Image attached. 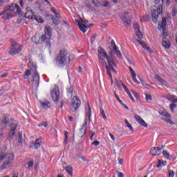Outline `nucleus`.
<instances>
[{
	"label": "nucleus",
	"instance_id": "1",
	"mask_svg": "<svg viewBox=\"0 0 177 177\" xmlns=\"http://www.w3.org/2000/svg\"><path fill=\"white\" fill-rule=\"evenodd\" d=\"M98 53H99L98 56L102 55V57H104L105 59H106L108 64L105 66V68L106 69V71H108V73L109 74V75H111L110 67H113V66H115V64L118 63L117 61V58H115L114 55H113V51H109V55H107V53H106V50H104V48L102 47L98 48Z\"/></svg>",
	"mask_w": 177,
	"mask_h": 177
},
{
	"label": "nucleus",
	"instance_id": "2",
	"mask_svg": "<svg viewBox=\"0 0 177 177\" xmlns=\"http://www.w3.org/2000/svg\"><path fill=\"white\" fill-rule=\"evenodd\" d=\"M158 30H159L160 31L162 30L163 32L162 35L163 38L162 44L166 49H169V48L171 47V42H169V40H164L165 39V38H167V35L165 34V30H167V19H165V17L162 18L161 24L158 22Z\"/></svg>",
	"mask_w": 177,
	"mask_h": 177
},
{
	"label": "nucleus",
	"instance_id": "3",
	"mask_svg": "<svg viewBox=\"0 0 177 177\" xmlns=\"http://www.w3.org/2000/svg\"><path fill=\"white\" fill-rule=\"evenodd\" d=\"M44 32L46 34L41 36L39 38L40 41L46 42V48H48V49H50L52 48V44H50V38H52V27L50 26H46L44 28ZM46 35L48 36L46 37Z\"/></svg>",
	"mask_w": 177,
	"mask_h": 177
},
{
	"label": "nucleus",
	"instance_id": "4",
	"mask_svg": "<svg viewBox=\"0 0 177 177\" xmlns=\"http://www.w3.org/2000/svg\"><path fill=\"white\" fill-rule=\"evenodd\" d=\"M67 55H68V53L66 49H62L59 52L55 58V62L59 67L64 66L67 63Z\"/></svg>",
	"mask_w": 177,
	"mask_h": 177
},
{
	"label": "nucleus",
	"instance_id": "5",
	"mask_svg": "<svg viewBox=\"0 0 177 177\" xmlns=\"http://www.w3.org/2000/svg\"><path fill=\"white\" fill-rule=\"evenodd\" d=\"M28 67L29 68H30L32 71H34L32 74V85H35V86H38V85H39V74L37 71V65L30 62L28 63Z\"/></svg>",
	"mask_w": 177,
	"mask_h": 177
},
{
	"label": "nucleus",
	"instance_id": "6",
	"mask_svg": "<svg viewBox=\"0 0 177 177\" xmlns=\"http://www.w3.org/2000/svg\"><path fill=\"white\" fill-rule=\"evenodd\" d=\"M22 49L23 46L19 44V43L15 40H11V48L8 53L11 55V56H15V55L19 54Z\"/></svg>",
	"mask_w": 177,
	"mask_h": 177
},
{
	"label": "nucleus",
	"instance_id": "7",
	"mask_svg": "<svg viewBox=\"0 0 177 177\" xmlns=\"http://www.w3.org/2000/svg\"><path fill=\"white\" fill-rule=\"evenodd\" d=\"M77 22L78 23L77 25L79 26L80 31H82V32L84 33L86 32V29L93 26V24L86 25L88 24V23H89V21L88 20H84L82 19H80V21H77Z\"/></svg>",
	"mask_w": 177,
	"mask_h": 177
},
{
	"label": "nucleus",
	"instance_id": "8",
	"mask_svg": "<svg viewBox=\"0 0 177 177\" xmlns=\"http://www.w3.org/2000/svg\"><path fill=\"white\" fill-rule=\"evenodd\" d=\"M81 106V100L77 96H74L71 100V109L72 111H77L78 108Z\"/></svg>",
	"mask_w": 177,
	"mask_h": 177
},
{
	"label": "nucleus",
	"instance_id": "9",
	"mask_svg": "<svg viewBox=\"0 0 177 177\" xmlns=\"http://www.w3.org/2000/svg\"><path fill=\"white\" fill-rule=\"evenodd\" d=\"M15 9H16V5H15V3H11V5L4 8L3 10L6 13V12H10L6 13L7 20H9L10 19H12V17H13V15L12 14V12H15Z\"/></svg>",
	"mask_w": 177,
	"mask_h": 177
},
{
	"label": "nucleus",
	"instance_id": "10",
	"mask_svg": "<svg viewBox=\"0 0 177 177\" xmlns=\"http://www.w3.org/2000/svg\"><path fill=\"white\" fill-rule=\"evenodd\" d=\"M129 12H125L124 15L121 17L122 21L124 23L126 27H131V21L129 18Z\"/></svg>",
	"mask_w": 177,
	"mask_h": 177
},
{
	"label": "nucleus",
	"instance_id": "11",
	"mask_svg": "<svg viewBox=\"0 0 177 177\" xmlns=\"http://www.w3.org/2000/svg\"><path fill=\"white\" fill-rule=\"evenodd\" d=\"M133 27L138 38H139V39H143V34L140 31V26L139 24H138V22H134Z\"/></svg>",
	"mask_w": 177,
	"mask_h": 177
},
{
	"label": "nucleus",
	"instance_id": "12",
	"mask_svg": "<svg viewBox=\"0 0 177 177\" xmlns=\"http://www.w3.org/2000/svg\"><path fill=\"white\" fill-rule=\"evenodd\" d=\"M13 157L14 156L12 154H10L9 157L7 158L6 161L1 165V169H5L10 167V164H12V161H13Z\"/></svg>",
	"mask_w": 177,
	"mask_h": 177
},
{
	"label": "nucleus",
	"instance_id": "13",
	"mask_svg": "<svg viewBox=\"0 0 177 177\" xmlns=\"http://www.w3.org/2000/svg\"><path fill=\"white\" fill-rule=\"evenodd\" d=\"M60 93L59 92V88H55L51 91V97L54 102H59V97Z\"/></svg>",
	"mask_w": 177,
	"mask_h": 177
},
{
	"label": "nucleus",
	"instance_id": "14",
	"mask_svg": "<svg viewBox=\"0 0 177 177\" xmlns=\"http://www.w3.org/2000/svg\"><path fill=\"white\" fill-rule=\"evenodd\" d=\"M87 127H88V122L85 120L84 123L83 124L78 133V136H80V138H84V136L85 135V133H86Z\"/></svg>",
	"mask_w": 177,
	"mask_h": 177
},
{
	"label": "nucleus",
	"instance_id": "15",
	"mask_svg": "<svg viewBox=\"0 0 177 177\" xmlns=\"http://www.w3.org/2000/svg\"><path fill=\"white\" fill-rule=\"evenodd\" d=\"M158 15H161L160 11H158L157 10H153L151 12L152 21L153 23H157V21H158Z\"/></svg>",
	"mask_w": 177,
	"mask_h": 177
},
{
	"label": "nucleus",
	"instance_id": "16",
	"mask_svg": "<svg viewBox=\"0 0 177 177\" xmlns=\"http://www.w3.org/2000/svg\"><path fill=\"white\" fill-rule=\"evenodd\" d=\"M134 118L138 122V124H140V125L144 127L145 128H147V123H146V122H145V120H143L142 117H140L139 115H135Z\"/></svg>",
	"mask_w": 177,
	"mask_h": 177
},
{
	"label": "nucleus",
	"instance_id": "17",
	"mask_svg": "<svg viewBox=\"0 0 177 177\" xmlns=\"http://www.w3.org/2000/svg\"><path fill=\"white\" fill-rule=\"evenodd\" d=\"M155 78L160 82L161 85H162V86H167V88L168 86H169L168 82H167V81H165L164 79L160 77V75H158V74L155 75Z\"/></svg>",
	"mask_w": 177,
	"mask_h": 177
},
{
	"label": "nucleus",
	"instance_id": "18",
	"mask_svg": "<svg viewBox=\"0 0 177 177\" xmlns=\"http://www.w3.org/2000/svg\"><path fill=\"white\" fill-rule=\"evenodd\" d=\"M138 42H139L140 45H141V46L143 48V49H146L148 50V52H149V53H153V50H151V48H150V46H147V44H146V42L145 41H142L139 39H137Z\"/></svg>",
	"mask_w": 177,
	"mask_h": 177
},
{
	"label": "nucleus",
	"instance_id": "19",
	"mask_svg": "<svg viewBox=\"0 0 177 177\" xmlns=\"http://www.w3.org/2000/svg\"><path fill=\"white\" fill-rule=\"evenodd\" d=\"M114 67H117V64H115V66L112 65V66L109 67V73L106 71V73H107L109 77H110V78H111V84H113V75H111V71H113V73H114L115 74H117V71H115Z\"/></svg>",
	"mask_w": 177,
	"mask_h": 177
},
{
	"label": "nucleus",
	"instance_id": "20",
	"mask_svg": "<svg viewBox=\"0 0 177 177\" xmlns=\"http://www.w3.org/2000/svg\"><path fill=\"white\" fill-rule=\"evenodd\" d=\"M73 92H74V86L70 84L66 88V93L68 96L73 97Z\"/></svg>",
	"mask_w": 177,
	"mask_h": 177
},
{
	"label": "nucleus",
	"instance_id": "21",
	"mask_svg": "<svg viewBox=\"0 0 177 177\" xmlns=\"http://www.w3.org/2000/svg\"><path fill=\"white\" fill-rule=\"evenodd\" d=\"M113 53H115L118 57H120V59H122V54H121V51L118 50V48L117 47V46H113Z\"/></svg>",
	"mask_w": 177,
	"mask_h": 177
},
{
	"label": "nucleus",
	"instance_id": "22",
	"mask_svg": "<svg viewBox=\"0 0 177 177\" xmlns=\"http://www.w3.org/2000/svg\"><path fill=\"white\" fill-rule=\"evenodd\" d=\"M30 19L31 20H33V19H35V20H36L37 23H44V21H45L41 17L37 15H32Z\"/></svg>",
	"mask_w": 177,
	"mask_h": 177
},
{
	"label": "nucleus",
	"instance_id": "23",
	"mask_svg": "<svg viewBox=\"0 0 177 177\" xmlns=\"http://www.w3.org/2000/svg\"><path fill=\"white\" fill-rule=\"evenodd\" d=\"M63 168H64L66 171V172L68 174V175H71V176H73V167L70 166L64 167L63 166Z\"/></svg>",
	"mask_w": 177,
	"mask_h": 177
},
{
	"label": "nucleus",
	"instance_id": "24",
	"mask_svg": "<svg viewBox=\"0 0 177 177\" xmlns=\"http://www.w3.org/2000/svg\"><path fill=\"white\" fill-rule=\"evenodd\" d=\"M35 149H39L41 147V140L39 138L36 139L35 142H33Z\"/></svg>",
	"mask_w": 177,
	"mask_h": 177
},
{
	"label": "nucleus",
	"instance_id": "25",
	"mask_svg": "<svg viewBox=\"0 0 177 177\" xmlns=\"http://www.w3.org/2000/svg\"><path fill=\"white\" fill-rule=\"evenodd\" d=\"M27 12L25 13L24 18L25 19H30L31 17V15H28L30 13L31 8L27 7L26 8Z\"/></svg>",
	"mask_w": 177,
	"mask_h": 177
},
{
	"label": "nucleus",
	"instance_id": "26",
	"mask_svg": "<svg viewBox=\"0 0 177 177\" xmlns=\"http://www.w3.org/2000/svg\"><path fill=\"white\" fill-rule=\"evenodd\" d=\"M98 59H99L100 63H101L102 66H107V64H109V63L106 62V60H104V59L102 57V55H98Z\"/></svg>",
	"mask_w": 177,
	"mask_h": 177
},
{
	"label": "nucleus",
	"instance_id": "27",
	"mask_svg": "<svg viewBox=\"0 0 177 177\" xmlns=\"http://www.w3.org/2000/svg\"><path fill=\"white\" fill-rule=\"evenodd\" d=\"M51 19L53 21V24H55V26H58V24H60L61 21L60 19H59V18H55L54 16L51 17Z\"/></svg>",
	"mask_w": 177,
	"mask_h": 177
},
{
	"label": "nucleus",
	"instance_id": "28",
	"mask_svg": "<svg viewBox=\"0 0 177 177\" xmlns=\"http://www.w3.org/2000/svg\"><path fill=\"white\" fill-rule=\"evenodd\" d=\"M167 164V161L164 162L163 160H158V164L156 165V168H160Z\"/></svg>",
	"mask_w": 177,
	"mask_h": 177
},
{
	"label": "nucleus",
	"instance_id": "29",
	"mask_svg": "<svg viewBox=\"0 0 177 177\" xmlns=\"http://www.w3.org/2000/svg\"><path fill=\"white\" fill-rule=\"evenodd\" d=\"M2 122L6 127V125H8V122H9V118L6 117V115H3Z\"/></svg>",
	"mask_w": 177,
	"mask_h": 177
},
{
	"label": "nucleus",
	"instance_id": "30",
	"mask_svg": "<svg viewBox=\"0 0 177 177\" xmlns=\"http://www.w3.org/2000/svg\"><path fill=\"white\" fill-rule=\"evenodd\" d=\"M127 128H129L130 129V131H131V132H133V127H132V125H131V124H129V122H128L127 120H125L124 121Z\"/></svg>",
	"mask_w": 177,
	"mask_h": 177
},
{
	"label": "nucleus",
	"instance_id": "31",
	"mask_svg": "<svg viewBox=\"0 0 177 177\" xmlns=\"http://www.w3.org/2000/svg\"><path fill=\"white\" fill-rule=\"evenodd\" d=\"M15 133H16L15 131L10 130V133L8 135V140H10V141L12 140V138H13L15 136Z\"/></svg>",
	"mask_w": 177,
	"mask_h": 177
},
{
	"label": "nucleus",
	"instance_id": "32",
	"mask_svg": "<svg viewBox=\"0 0 177 177\" xmlns=\"http://www.w3.org/2000/svg\"><path fill=\"white\" fill-rule=\"evenodd\" d=\"M160 114L163 117H167V118H171V115H169V113H168L167 112H160Z\"/></svg>",
	"mask_w": 177,
	"mask_h": 177
},
{
	"label": "nucleus",
	"instance_id": "33",
	"mask_svg": "<svg viewBox=\"0 0 177 177\" xmlns=\"http://www.w3.org/2000/svg\"><path fill=\"white\" fill-rule=\"evenodd\" d=\"M86 8L91 9V10H93V12H96V9H95V8L92 7V5H91V3H86Z\"/></svg>",
	"mask_w": 177,
	"mask_h": 177
},
{
	"label": "nucleus",
	"instance_id": "34",
	"mask_svg": "<svg viewBox=\"0 0 177 177\" xmlns=\"http://www.w3.org/2000/svg\"><path fill=\"white\" fill-rule=\"evenodd\" d=\"M15 6L17 8V13L18 16H21V9H20V7L19 6L18 4H15Z\"/></svg>",
	"mask_w": 177,
	"mask_h": 177
},
{
	"label": "nucleus",
	"instance_id": "35",
	"mask_svg": "<svg viewBox=\"0 0 177 177\" xmlns=\"http://www.w3.org/2000/svg\"><path fill=\"white\" fill-rule=\"evenodd\" d=\"M162 154L164 157H165V158H167V160H171V158H169V153L167 152V151H163Z\"/></svg>",
	"mask_w": 177,
	"mask_h": 177
},
{
	"label": "nucleus",
	"instance_id": "36",
	"mask_svg": "<svg viewBox=\"0 0 177 177\" xmlns=\"http://www.w3.org/2000/svg\"><path fill=\"white\" fill-rule=\"evenodd\" d=\"M34 166V160L30 159V161L28 162V169H30V168H31V167Z\"/></svg>",
	"mask_w": 177,
	"mask_h": 177
},
{
	"label": "nucleus",
	"instance_id": "37",
	"mask_svg": "<svg viewBox=\"0 0 177 177\" xmlns=\"http://www.w3.org/2000/svg\"><path fill=\"white\" fill-rule=\"evenodd\" d=\"M92 3L97 7L99 8L100 6V1L98 0H91Z\"/></svg>",
	"mask_w": 177,
	"mask_h": 177
},
{
	"label": "nucleus",
	"instance_id": "38",
	"mask_svg": "<svg viewBox=\"0 0 177 177\" xmlns=\"http://www.w3.org/2000/svg\"><path fill=\"white\" fill-rule=\"evenodd\" d=\"M38 127H45V128H48V122H41L38 124Z\"/></svg>",
	"mask_w": 177,
	"mask_h": 177
},
{
	"label": "nucleus",
	"instance_id": "39",
	"mask_svg": "<svg viewBox=\"0 0 177 177\" xmlns=\"http://www.w3.org/2000/svg\"><path fill=\"white\" fill-rule=\"evenodd\" d=\"M100 113L104 118V120H107V116H106V113H104V110L102 108L100 109Z\"/></svg>",
	"mask_w": 177,
	"mask_h": 177
},
{
	"label": "nucleus",
	"instance_id": "40",
	"mask_svg": "<svg viewBox=\"0 0 177 177\" xmlns=\"http://www.w3.org/2000/svg\"><path fill=\"white\" fill-rule=\"evenodd\" d=\"M6 153H1L0 155V161H3L5 158H6Z\"/></svg>",
	"mask_w": 177,
	"mask_h": 177
},
{
	"label": "nucleus",
	"instance_id": "41",
	"mask_svg": "<svg viewBox=\"0 0 177 177\" xmlns=\"http://www.w3.org/2000/svg\"><path fill=\"white\" fill-rule=\"evenodd\" d=\"M129 70L131 74V77H135V75H136V73H135V71H133V69L132 68V67L129 66Z\"/></svg>",
	"mask_w": 177,
	"mask_h": 177
},
{
	"label": "nucleus",
	"instance_id": "42",
	"mask_svg": "<svg viewBox=\"0 0 177 177\" xmlns=\"http://www.w3.org/2000/svg\"><path fill=\"white\" fill-rule=\"evenodd\" d=\"M162 120H163L166 122H168V124H170L171 125H174V122L171 121V119H165L164 118H162Z\"/></svg>",
	"mask_w": 177,
	"mask_h": 177
},
{
	"label": "nucleus",
	"instance_id": "43",
	"mask_svg": "<svg viewBox=\"0 0 177 177\" xmlns=\"http://www.w3.org/2000/svg\"><path fill=\"white\" fill-rule=\"evenodd\" d=\"M50 104V103L49 102H48L47 103H45V102L41 103V106H43L44 109H48Z\"/></svg>",
	"mask_w": 177,
	"mask_h": 177
},
{
	"label": "nucleus",
	"instance_id": "44",
	"mask_svg": "<svg viewBox=\"0 0 177 177\" xmlns=\"http://www.w3.org/2000/svg\"><path fill=\"white\" fill-rule=\"evenodd\" d=\"M64 135H65L64 143H67V140H68V132L64 131Z\"/></svg>",
	"mask_w": 177,
	"mask_h": 177
},
{
	"label": "nucleus",
	"instance_id": "45",
	"mask_svg": "<svg viewBox=\"0 0 177 177\" xmlns=\"http://www.w3.org/2000/svg\"><path fill=\"white\" fill-rule=\"evenodd\" d=\"M145 99H146L147 102H149V100H153V98L151 97V95H149V94H146Z\"/></svg>",
	"mask_w": 177,
	"mask_h": 177
},
{
	"label": "nucleus",
	"instance_id": "46",
	"mask_svg": "<svg viewBox=\"0 0 177 177\" xmlns=\"http://www.w3.org/2000/svg\"><path fill=\"white\" fill-rule=\"evenodd\" d=\"M120 84H122V86L124 88V89L125 92H127H127H129V90L128 89V88L125 86V84H124V83H122V81H120Z\"/></svg>",
	"mask_w": 177,
	"mask_h": 177
},
{
	"label": "nucleus",
	"instance_id": "47",
	"mask_svg": "<svg viewBox=\"0 0 177 177\" xmlns=\"http://www.w3.org/2000/svg\"><path fill=\"white\" fill-rule=\"evenodd\" d=\"M24 75H26V77H30V75H31V71L30 70H26L25 71Z\"/></svg>",
	"mask_w": 177,
	"mask_h": 177
},
{
	"label": "nucleus",
	"instance_id": "48",
	"mask_svg": "<svg viewBox=\"0 0 177 177\" xmlns=\"http://www.w3.org/2000/svg\"><path fill=\"white\" fill-rule=\"evenodd\" d=\"M17 125H18V124H17V123L14 124L11 127V131H13L15 132L16 129L17 128Z\"/></svg>",
	"mask_w": 177,
	"mask_h": 177
},
{
	"label": "nucleus",
	"instance_id": "49",
	"mask_svg": "<svg viewBox=\"0 0 177 177\" xmlns=\"http://www.w3.org/2000/svg\"><path fill=\"white\" fill-rule=\"evenodd\" d=\"M102 6L104 8H109V6H110V3L106 1L104 4L102 5Z\"/></svg>",
	"mask_w": 177,
	"mask_h": 177
},
{
	"label": "nucleus",
	"instance_id": "50",
	"mask_svg": "<svg viewBox=\"0 0 177 177\" xmlns=\"http://www.w3.org/2000/svg\"><path fill=\"white\" fill-rule=\"evenodd\" d=\"M131 78H132L133 81H134V82H136V84H140V82H139V81H138V80H136V75H134V77L131 76Z\"/></svg>",
	"mask_w": 177,
	"mask_h": 177
},
{
	"label": "nucleus",
	"instance_id": "51",
	"mask_svg": "<svg viewBox=\"0 0 177 177\" xmlns=\"http://www.w3.org/2000/svg\"><path fill=\"white\" fill-rule=\"evenodd\" d=\"M175 176V172L172 170L169 171V177H174Z\"/></svg>",
	"mask_w": 177,
	"mask_h": 177
},
{
	"label": "nucleus",
	"instance_id": "52",
	"mask_svg": "<svg viewBox=\"0 0 177 177\" xmlns=\"http://www.w3.org/2000/svg\"><path fill=\"white\" fill-rule=\"evenodd\" d=\"M93 146H99L100 145V142L95 140L91 143Z\"/></svg>",
	"mask_w": 177,
	"mask_h": 177
},
{
	"label": "nucleus",
	"instance_id": "53",
	"mask_svg": "<svg viewBox=\"0 0 177 177\" xmlns=\"http://www.w3.org/2000/svg\"><path fill=\"white\" fill-rule=\"evenodd\" d=\"M174 97H175V95H171L169 97H168V100H169V102H171V103H174L175 100Z\"/></svg>",
	"mask_w": 177,
	"mask_h": 177
},
{
	"label": "nucleus",
	"instance_id": "54",
	"mask_svg": "<svg viewBox=\"0 0 177 177\" xmlns=\"http://www.w3.org/2000/svg\"><path fill=\"white\" fill-rule=\"evenodd\" d=\"M177 107L176 104H170V110L174 112V108Z\"/></svg>",
	"mask_w": 177,
	"mask_h": 177
},
{
	"label": "nucleus",
	"instance_id": "55",
	"mask_svg": "<svg viewBox=\"0 0 177 177\" xmlns=\"http://www.w3.org/2000/svg\"><path fill=\"white\" fill-rule=\"evenodd\" d=\"M127 94L129 95V97H130V99H131L132 102H135V99H133V97H132V94L131 93V91H128Z\"/></svg>",
	"mask_w": 177,
	"mask_h": 177
},
{
	"label": "nucleus",
	"instance_id": "56",
	"mask_svg": "<svg viewBox=\"0 0 177 177\" xmlns=\"http://www.w3.org/2000/svg\"><path fill=\"white\" fill-rule=\"evenodd\" d=\"M172 12H173V16H176V13H177L176 8L174 7L172 8Z\"/></svg>",
	"mask_w": 177,
	"mask_h": 177
},
{
	"label": "nucleus",
	"instance_id": "57",
	"mask_svg": "<svg viewBox=\"0 0 177 177\" xmlns=\"http://www.w3.org/2000/svg\"><path fill=\"white\" fill-rule=\"evenodd\" d=\"M50 10H51V12H53L55 15H57V10H56V9L55 8V7H51V8H50Z\"/></svg>",
	"mask_w": 177,
	"mask_h": 177
},
{
	"label": "nucleus",
	"instance_id": "58",
	"mask_svg": "<svg viewBox=\"0 0 177 177\" xmlns=\"http://www.w3.org/2000/svg\"><path fill=\"white\" fill-rule=\"evenodd\" d=\"M132 93L133 95H135V97L137 98V99H139V94L138 93H136L135 91H132Z\"/></svg>",
	"mask_w": 177,
	"mask_h": 177
},
{
	"label": "nucleus",
	"instance_id": "59",
	"mask_svg": "<svg viewBox=\"0 0 177 177\" xmlns=\"http://www.w3.org/2000/svg\"><path fill=\"white\" fill-rule=\"evenodd\" d=\"M115 96L117 100L119 102V103L121 104L122 102V101L121 100H120V97H118V95H117L116 93H115Z\"/></svg>",
	"mask_w": 177,
	"mask_h": 177
},
{
	"label": "nucleus",
	"instance_id": "60",
	"mask_svg": "<svg viewBox=\"0 0 177 177\" xmlns=\"http://www.w3.org/2000/svg\"><path fill=\"white\" fill-rule=\"evenodd\" d=\"M18 143H23V137H18Z\"/></svg>",
	"mask_w": 177,
	"mask_h": 177
},
{
	"label": "nucleus",
	"instance_id": "61",
	"mask_svg": "<svg viewBox=\"0 0 177 177\" xmlns=\"http://www.w3.org/2000/svg\"><path fill=\"white\" fill-rule=\"evenodd\" d=\"M120 104H121L123 107H124V108L126 109V110H129V108L125 104H124L122 102V103H120Z\"/></svg>",
	"mask_w": 177,
	"mask_h": 177
},
{
	"label": "nucleus",
	"instance_id": "62",
	"mask_svg": "<svg viewBox=\"0 0 177 177\" xmlns=\"http://www.w3.org/2000/svg\"><path fill=\"white\" fill-rule=\"evenodd\" d=\"M118 172V177H124V174L120 172V171H117Z\"/></svg>",
	"mask_w": 177,
	"mask_h": 177
},
{
	"label": "nucleus",
	"instance_id": "63",
	"mask_svg": "<svg viewBox=\"0 0 177 177\" xmlns=\"http://www.w3.org/2000/svg\"><path fill=\"white\" fill-rule=\"evenodd\" d=\"M88 113H86V115H88V114H90V115H91V113H92V109H91V106H88Z\"/></svg>",
	"mask_w": 177,
	"mask_h": 177
},
{
	"label": "nucleus",
	"instance_id": "64",
	"mask_svg": "<svg viewBox=\"0 0 177 177\" xmlns=\"http://www.w3.org/2000/svg\"><path fill=\"white\" fill-rule=\"evenodd\" d=\"M19 4H20V6H21V8H23V6H24V3H23V0H20V1H19Z\"/></svg>",
	"mask_w": 177,
	"mask_h": 177
}]
</instances>
